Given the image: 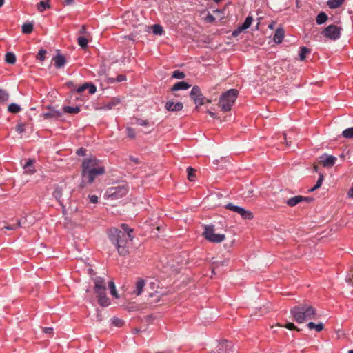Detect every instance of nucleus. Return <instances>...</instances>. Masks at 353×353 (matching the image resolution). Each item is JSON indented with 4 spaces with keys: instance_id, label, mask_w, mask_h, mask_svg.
Segmentation results:
<instances>
[{
    "instance_id": "nucleus-1",
    "label": "nucleus",
    "mask_w": 353,
    "mask_h": 353,
    "mask_svg": "<svg viewBox=\"0 0 353 353\" xmlns=\"http://www.w3.org/2000/svg\"><path fill=\"white\" fill-rule=\"evenodd\" d=\"M132 232L133 230H129L128 233H125L115 228L108 230V237L111 242L117 246V251L121 256L128 254V244L132 240L131 235Z\"/></svg>"
},
{
    "instance_id": "nucleus-2",
    "label": "nucleus",
    "mask_w": 353,
    "mask_h": 353,
    "mask_svg": "<svg viewBox=\"0 0 353 353\" xmlns=\"http://www.w3.org/2000/svg\"><path fill=\"white\" fill-rule=\"evenodd\" d=\"M290 313L293 319L298 323L315 319L316 310L312 305L302 303L291 308Z\"/></svg>"
},
{
    "instance_id": "nucleus-3",
    "label": "nucleus",
    "mask_w": 353,
    "mask_h": 353,
    "mask_svg": "<svg viewBox=\"0 0 353 353\" xmlns=\"http://www.w3.org/2000/svg\"><path fill=\"white\" fill-rule=\"evenodd\" d=\"M94 292L97 295L98 303L101 307L110 305V301L106 294V285L104 278L97 276L93 279Z\"/></svg>"
},
{
    "instance_id": "nucleus-4",
    "label": "nucleus",
    "mask_w": 353,
    "mask_h": 353,
    "mask_svg": "<svg viewBox=\"0 0 353 353\" xmlns=\"http://www.w3.org/2000/svg\"><path fill=\"white\" fill-rule=\"evenodd\" d=\"M238 93L236 89H230L221 94L219 101V106L221 110L229 112L231 110L237 98Z\"/></svg>"
},
{
    "instance_id": "nucleus-5",
    "label": "nucleus",
    "mask_w": 353,
    "mask_h": 353,
    "mask_svg": "<svg viewBox=\"0 0 353 353\" xmlns=\"http://www.w3.org/2000/svg\"><path fill=\"white\" fill-rule=\"evenodd\" d=\"M105 173V168H97V170H81L82 180L80 183L81 188H85L87 184H91L94 182L97 176Z\"/></svg>"
},
{
    "instance_id": "nucleus-6",
    "label": "nucleus",
    "mask_w": 353,
    "mask_h": 353,
    "mask_svg": "<svg viewBox=\"0 0 353 353\" xmlns=\"http://www.w3.org/2000/svg\"><path fill=\"white\" fill-rule=\"evenodd\" d=\"M203 236L210 242L221 243L225 239L224 234H215L214 226L213 225H205Z\"/></svg>"
},
{
    "instance_id": "nucleus-7",
    "label": "nucleus",
    "mask_w": 353,
    "mask_h": 353,
    "mask_svg": "<svg viewBox=\"0 0 353 353\" xmlns=\"http://www.w3.org/2000/svg\"><path fill=\"white\" fill-rule=\"evenodd\" d=\"M129 191V186L127 184H122L115 187H111L108 190L109 197L112 199L122 198Z\"/></svg>"
},
{
    "instance_id": "nucleus-8",
    "label": "nucleus",
    "mask_w": 353,
    "mask_h": 353,
    "mask_svg": "<svg viewBox=\"0 0 353 353\" xmlns=\"http://www.w3.org/2000/svg\"><path fill=\"white\" fill-rule=\"evenodd\" d=\"M342 28L335 25H330L327 26L322 32L321 34L323 37L330 40H337L341 37V32Z\"/></svg>"
},
{
    "instance_id": "nucleus-9",
    "label": "nucleus",
    "mask_w": 353,
    "mask_h": 353,
    "mask_svg": "<svg viewBox=\"0 0 353 353\" xmlns=\"http://www.w3.org/2000/svg\"><path fill=\"white\" fill-rule=\"evenodd\" d=\"M81 170H97V168H104L100 164L99 160L96 157H90L83 159L81 165Z\"/></svg>"
},
{
    "instance_id": "nucleus-10",
    "label": "nucleus",
    "mask_w": 353,
    "mask_h": 353,
    "mask_svg": "<svg viewBox=\"0 0 353 353\" xmlns=\"http://www.w3.org/2000/svg\"><path fill=\"white\" fill-rule=\"evenodd\" d=\"M190 97L194 100V103L196 105V108H198V105H202L205 103V98L203 96L199 87L197 85H194L192 88Z\"/></svg>"
},
{
    "instance_id": "nucleus-11",
    "label": "nucleus",
    "mask_w": 353,
    "mask_h": 353,
    "mask_svg": "<svg viewBox=\"0 0 353 353\" xmlns=\"http://www.w3.org/2000/svg\"><path fill=\"white\" fill-rule=\"evenodd\" d=\"M47 109L48 112H46L41 114L44 119H58L62 115L61 112L55 110V108L52 106H48Z\"/></svg>"
},
{
    "instance_id": "nucleus-12",
    "label": "nucleus",
    "mask_w": 353,
    "mask_h": 353,
    "mask_svg": "<svg viewBox=\"0 0 353 353\" xmlns=\"http://www.w3.org/2000/svg\"><path fill=\"white\" fill-rule=\"evenodd\" d=\"M319 163L325 168H330L333 166L336 161V158L332 155L326 154L319 157Z\"/></svg>"
},
{
    "instance_id": "nucleus-13",
    "label": "nucleus",
    "mask_w": 353,
    "mask_h": 353,
    "mask_svg": "<svg viewBox=\"0 0 353 353\" xmlns=\"http://www.w3.org/2000/svg\"><path fill=\"white\" fill-rule=\"evenodd\" d=\"M232 343L225 340L219 344L217 353H231L232 352Z\"/></svg>"
},
{
    "instance_id": "nucleus-14",
    "label": "nucleus",
    "mask_w": 353,
    "mask_h": 353,
    "mask_svg": "<svg viewBox=\"0 0 353 353\" xmlns=\"http://www.w3.org/2000/svg\"><path fill=\"white\" fill-rule=\"evenodd\" d=\"M183 104L181 102L174 103L173 101H168L165 105V108L168 111L178 112L183 109Z\"/></svg>"
},
{
    "instance_id": "nucleus-15",
    "label": "nucleus",
    "mask_w": 353,
    "mask_h": 353,
    "mask_svg": "<svg viewBox=\"0 0 353 353\" xmlns=\"http://www.w3.org/2000/svg\"><path fill=\"white\" fill-rule=\"evenodd\" d=\"M54 62V65L57 68H61L63 67L66 63V59L64 55L58 53L56 56H54L52 59Z\"/></svg>"
},
{
    "instance_id": "nucleus-16",
    "label": "nucleus",
    "mask_w": 353,
    "mask_h": 353,
    "mask_svg": "<svg viewBox=\"0 0 353 353\" xmlns=\"http://www.w3.org/2000/svg\"><path fill=\"white\" fill-rule=\"evenodd\" d=\"M145 285V281L141 278H139L135 284V290L132 293L137 296H139L142 293Z\"/></svg>"
},
{
    "instance_id": "nucleus-17",
    "label": "nucleus",
    "mask_w": 353,
    "mask_h": 353,
    "mask_svg": "<svg viewBox=\"0 0 353 353\" xmlns=\"http://www.w3.org/2000/svg\"><path fill=\"white\" fill-rule=\"evenodd\" d=\"M284 30L282 28H278L276 30L274 36V41L276 43H280L282 42L284 37Z\"/></svg>"
},
{
    "instance_id": "nucleus-18",
    "label": "nucleus",
    "mask_w": 353,
    "mask_h": 353,
    "mask_svg": "<svg viewBox=\"0 0 353 353\" xmlns=\"http://www.w3.org/2000/svg\"><path fill=\"white\" fill-rule=\"evenodd\" d=\"M303 196L301 195L295 196L294 197L290 198L286 201V204L290 207H294L298 203L303 201Z\"/></svg>"
},
{
    "instance_id": "nucleus-19",
    "label": "nucleus",
    "mask_w": 353,
    "mask_h": 353,
    "mask_svg": "<svg viewBox=\"0 0 353 353\" xmlns=\"http://www.w3.org/2000/svg\"><path fill=\"white\" fill-rule=\"evenodd\" d=\"M191 85L185 81H180L175 83L171 88L172 91H178L181 90H187L190 88Z\"/></svg>"
},
{
    "instance_id": "nucleus-20",
    "label": "nucleus",
    "mask_w": 353,
    "mask_h": 353,
    "mask_svg": "<svg viewBox=\"0 0 353 353\" xmlns=\"http://www.w3.org/2000/svg\"><path fill=\"white\" fill-rule=\"evenodd\" d=\"M34 159H29L25 163L23 168L26 169V172L30 174L34 173L35 170L33 168L34 163Z\"/></svg>"
},
{
    "instance_id": "nucleus-21",
    "label": "nucleus",
    "mask_w": 353,
    "mask_h": 353,
    "mask_svg": "<svg viewBox=\"0 0 353 353\" xmlns=\"http://www.w3.org/2000/svg\"><path fill=\"white\" fill-rule=\"evenodd\" d=\"M239 214L243 219L246 220H251L254 218L253 213L248 210H246L243 208H241L240 212Z\"/></svg>"
},
{
    "instance_id": "nucleus-22",
    "label": "nucleus",
    "mask_w": 353,
    "mask_h": 353,
    "mask_svg": "<svg viewBox=\"0 0 353 353\" xmlns=\"http://www.w3.org/2000/svg\"><path fill=\"white\" fill-rule=\"evenodd\" d=\"M63 194V189L61 187L57 186L53 192V196L56 199L57 201L62 205V200L61 196Z\"/></svg>"
},
{
    "instance_id": "nucleus-23",
    "label": "nucleus",
    "mask_w": 353,
    "mask_h": 353,
    "mask_svg": "<svg viewBox=\"0 0 353 353\" xmlns=\"http://www.w3.org/2000/svg\"><path fill=\"white\" fill-rule=\"evenodd\" d=\"M121 103V100L118 98H113L110 101L106 103L104 105V109L111 110L114 106L119 105Z\"/></svg>"
},
{
    "instance_id": "nucleus-24",
    "label": "nucleus",
    "mask_w": 353,
    "mask_h": 353,
    "mask_svg": "<svg viewBox=\"0 0 353 353\" xmlns=\"http://www.w3.org/2000/svg\"><path fill=\"white\" fill-rule=\"evenodd\" d=\"M307 325L310 330L314 329L317 332H320L324 329V325L322 323L316 324L314 322H309Z\"/></svg>"
},
{
    "instance_id": "nucleus-25",
    "label": "nucleus",
    "mask_w": 353,
    "mask_h": 353,
    "mask_svg": "<svg viewBox=\"0 0 353 353\" xmlns=\"http://www.w3.org/2000/svg\"><path fill=\"white\" fill-rule=\"evenodd\" d=\"M63 110L65 113L77 114L80 112V108L79 106L71 107L65 105L63 107Z\"/></svg>"
},
{
    "instance_id": "nucleus-26",
    "label": "nucleus",
    "mask_w": 353,
    "mask_h": 353,
    "mask_svg": "<svg viewBox=\"0 0 353 353\" xmlns=\"http://www.w3.org/2000/svg\"><path fill=\"white\" fill-rule=\"evenodd\" d=\"M343 2L344 0H328L327 3L329 8L334 9L340 7Z\"/></svg>"
},
{
    "instance_id": "nucleus-27",
    "label": "nucleus",
    "mask_w": 353,
    "mask_h": 353,
    "mask_svg": "<svg viewBox=\"0 0 353 353\" xmlns=\"http://www.w3.org/2000/svg\"><path fill=\"white\" fill-rule=\"evenodd\" d=\"M327 20V15L324 12H320L316 18V22L318 25L324 23Z\"/></svg>"
},
{
    "instance_id": "nucleus-28",
    "label": "nucleus",
    "mask_w": 353,
    "mask_h": 353,
    "mask_svg": "<svg viewBox=\"0 0 353 353\" xmlns=\"http://www.w3.org/2000/svg\"><path fill=\"white\" fill-rule=\"evenodd\" d=\"M311 52L310 49L305 46H303L300 48L299 50V58L301 61H304L305 59L306 55Z\"/></svg>"
},
{
    "instance_id": "nucleus-29",
    "label": "nucleus",
    "mask_w": 353,
    "mask_h": 353,
    "mask_svg": "<svg viewBox=\"0 0 353 353\" xmlns=\"http://www.w3.org/2000/svg\"><path fill=\"white\" fill-rule=\"evenodd\" d=\"M10 94L8 92L4 89L0 88V103H6L9 99Z\"/></svg>"
},
{
    "instance_id": "nucleus-30",
    "label": "nucleus",
    "mask_w": 353,
    "mask_h": 353,
    "mask_svg": "<svg viewBox=\"0 0 353 353\" xmlns=\"http://www.w3.org/2000/svg\"><path fill=\"white\" fill-rule=\"evenodd\" d=\"M108 286H109V288H110V294L111 295L114 297L115 299H119V296L117 293V289H116V286H115V284L114 283L113 281H110L109 283H108Z\"/></svg>"
},
{
    "instance_id": "nucleus-31",
    "label": "nucleus",
    "mask_w": 353,
    "mask_h": 353,
    "mask_svg": "<svg viewBox=\"0 0 353 353\" xmlns=\"http://www.w3.org/2000/svg\"><path fill=\"white\" fill-rule=\"evenodd\" d=\"M33 31V24L31 23H25L22 26V32L23 34H30Z\"/></svg>"
},
{
    "instance_id": "nucleus-32",
    "label": "nucleus",
    "mask_w": 353,
    "mask_h": 353,
    "mask_svg": "<svg viewBox=\"0 0 353 353\" xmlns=\"http://www.w3.org/2000/svg\"><path fill=\"white\" fill-rule=\"evenodd\" d=\"M8 110L9 112L17 114L21 111V107L17 103H10L8 105Z\"/></svg>"
},
{
    "instance_id": "nucleus-33",
    "label": "nucleus",
    "mask_w": 353,
    "mask_h": 353,
    "mask_svg": "<svg viewBox=\"0 0 353 353\" xmlns=\"http://www.w3.org/2000/svg\"><path fill=\"white\" fill-rule=\"evenodd\" d=\"M151 29L154 34L161 35L163 32V27L159 24H154L152 26Z\"/></svg>"
},
{
    "instance_id": "nucleus-34",
    "label": "nucleus",
    "mask_w": 353,
    "mask_h": 353,
    "mask_svg": "<svg viewBox=\"0 0 353 353\" xmlns=\"http://www.w3.org/2000/svg\"><path fill=\"white\" fill-rule=\"evenodd\" d=\"M49 0H47V1H41L38 5H37V10L39 12H43L46 8H49L50 7V4L48 3Z\"/></svg>"
},
{
    "instance_id": "nucleus-35",
    "label": "nucleus",
    "mask_w": 353,
    "mask_h": 353,
    "mask_svg": "<svg viewBox=\"0 0 353 353\" xmlns=\"http://www.w3.org/2000/svg\"><path fill=\"white\" fill-rule=\"evenodd\" d=\"M323 179H324L323 174H319V179L316 181L315 185L313 188H312L311 189H310L309 191L310 192H314L316 190H317L318 188H319L321 186V185H322Z\"/></svg>"
},
{
    "instance_id": "nucleus-36",
    "label": "nucleus",
    "mask_w": 353,
    "mask_h": 353,
    "mask_svg": "<svg viewBox=\"0 0 353 353\" xmlns=\"http://www.w3.org/2000/svg\"><path fill=\"white\" fill-rule=\"evenodd\" d=\"M225 208L239 214L240 212L241 207L234 205L233 203H229L225 205Z\"/></svg>"
},
{
    "instance_id": "nucleus-37",
    "label": "nucleus",
    "mask_w": 353,
    "mask_h": 353,
    "mask_svg": "<svg viewBox=\"0 0 353 353\" xmlns=\"http://www.w3.org/2000/svg\"><path fill=\"white\" fill-rule=\"evenodd\" d=\"M6 61L9 64H14L16 62V57L12 52L6 54Z\"/></svg>"
},
{
    "instance_id": "nucleus-38",
    "label": "nucleus",
    "mask_w": 353,
    "mask_h": 353,
    "mask_svg": "<svg viewBox=\"0 0 353 353\" xmlns=\"http://www.w3.org/2000/svg\"><path fill=\"white\" fill-rule=\"evenodd\" d=\"M78 44L81 48L85 49L88 47V39L83 37H79L77 39Z\"/></svg>"
},
{
    "instance_id": "nucleus-39",
    "label": "nucleus",
    "mask_w": 353,
    "mask_h": 353,
    "mask_svg": "<svg viewBox=\"0 0 353 353\" xmlns=\"http://www.w3.org/2000/svg\"><path fill=\"white\" fill-rule=\"evenodd\" d=\"M342 136L346 139H353V127L344 130Z\"/></svg>"
},
{
    "instance_id": "nucleus-40",
    "label": "nucleus",
    "mask_w": 353,
    "mask_h": 353,
    "mask_svg": "<svg viewBox=\"0 0 353 353\" xmlns=\"http://www.w3.org/2000/svg\"><path fill=\"white\" fill-rule=\"evenodd\" d=\"M195 172H196V170L192 167H188L187 168L188 179L189 181H194Z\"/></svg>"
},
{
    "instance_id": "nucleus-41",
    "label": "nucleus",
    "mask_w": 353,
    "mask_h": 353,
    "mask_svg": "<svg viewBox=\"0 0 353 353\" xmlns=\"http://www.w3.org/2000/svg\"><path fill=\"white\" fill-rule=\"evenodd\" d=\"M185 74L183 72L180 70H175L172 72V77L174 79H183L185 77Z\"/></svg>"
},
{
    "instance_id": "nucleus-42",
    "label": "nucleus",
    "mask_w": 353,
    "mask_h": 353,
    "mask_svg": "<svg viewBox=\"0 0 353 353\" xmlns=\"http://www.w3.org/2000/svg\"><path fill=\"white\" fill-rule=\"evenodd\" d=\"M245 30H246V28L241 24L239 26L238 28L232 32V35L233 37H237Z\"/></svg>"
},
{
    "instance_id": "nucleus-43",
    "label": "nucleus",
    "mask_w": 353,
    "mask_h": 353,
    "mask_svg": "<svg viewBox=\"0 0 353 353\" xmlns=\"http://www.w3.org/2000/svg\"><path fill=\"white\" fill-rule=\"evenodd\" d=\"M127 79V77L125 74H119L117 77L116 79H110V81L111 83H114V82H121V81H124Z\"/></svg>"
},
{
    "instance_id": "nucleus-44",
    "label": "nucleus",
    "mask_w": 353,
    "mask_h": 353,
    "mask_svg": "<svg viewBox=\"0 0 353 353\" xmlns=\"http://www.w3.org/2000/svg\"><path fill=\"white\" fill-rule=\"evenodd\" d=\"M112 323L116 327H121L124 324V322L119 318L114 317L112 320Z\"/></svg>"
},
{
    "instance_id": "nucleus-45",
    "label": "nucleus",
    "mask_w": 353,
    "mask_h": 353,
    "mask_svg": "<svg viewBox=\"0 0 353 353\" xmlns=\"http://www.w3.org/2000/svg\"><path fill=\"white\" fill-rule=\"evenodd\" d=\"M253 21V18L252 16H248L244 21V23L242 24L246 29L250 28L252 23Z\"/></svg>"
},
{
    "instance_id": "nucleus-46",
    "label": "nucleus",
    "mask_w": 353,
    "mask_h": 353,
    "mask_svg": "<svg viewBox=\"0 0 353 353\" xmlns=\"http://www.w3.org/2000/svg\"><path fill=\"white\" fill-rule=\"evenodd\" d=\"M46 52H47L46 50H43V49L40 50L37 55V59L41 61H44L45 55H46Z\"/></svg>"
},
{
    "instance_id": "nucleus-47",
    "label": "nucleus",
    "mask_w": 353,
    "mask_h": 353,
    "mask_svg": "<svg viewBox=\"0 0 353 353\" xmlns=\"http://www.w3.org/2000/svg\"><path fill=\"white\" fill-rule=\"evenodd\" d=\"M127 135L129 138L134 139L136 136L134 130L132 128H128Z\"/></svg>"
},
{
    "instance_id": "nucleus-48",
    "label": "nucleus",
    "mask_w": 353,
    "mask_h": 353,
    "mask_svg": "<svg viewBox=\"0 0 353 353\" xmlns=\"http://www.w3.org/2000/svg\"><path fill=\"white\" fill-rule=\"evenodd\" d=\"M88 89L89 94H91L95 93L97 91L96 86L94 84H92V83H88Z\"/></svg>"
},
{
    "instance_id": "nucleus-49",
    "label": "nucleus",
    "mask_w": 353,
    "mask_h": 353,
    "mask_svg": "<svg viewBox=\"0 0 353 353\" xmlns=\"http://www.w3.org/2000/svg\"><path fill=\"white\" fill-rule=\"evenodd\" d=\"M16 130L19 134H21L25 130V125L23 123H18L16 126Z\"/></svg>"
},
{
    "instance_id": "nucleus-50",
    "label": "nucleus",
    "mask_w": 353,
    "mask_h": 353,
    "mask_svg": "<svg viewBox=\"0 0 353 353\" xmlns=\"http://www.w3.org/2000/svg\"><path fill=\"white\" fill-rule=\"evenodd\" d=\"M88 83H84V84H83L82 85L79 86V87L77 89V92L78 93H81V92H83L84 90H85L86 89H88Z\"/></svg>"
},
{
    "instance_id": "nucleus-51",
    "label": "nucleus",
    "mask_w": 353,
    "mask_h": 353,
    "mask_svg": "<svg viewBox=\"0 0 353 353\" xmlns=\"http://www.w3.org/2000/svg\"><path fill=\"white\" fill-rule=\"evenodd\" d=\"M346 281L353 285V269L351 270L350 273L347 276Z\"/></svg>"
},
{
    "instance_id": "nucleus-52",
    "label": "nucleus",
    "mask_w": 353,
    "mask_h": 353,
    "mask_svg": "<svg viewBox=\"0 0 353 353\" xmlns=\"http://www.w3.org/2000/svg\"><path fill=\"white\" fill-rule=\"evenodd\" d=\"M285 327H286L288 330H296L299 331L300 330L298 329L295 325L293 323H288L285 325Z\"/></svg>"
},
{
    "instance_id": "nucleus-53",
    "label": "nucleus",
    "mask_w": 353,
    "mask_h": 353,
    "mask_svg": "<svg viewBox=\"0 0 353 353\" xmlns=\"http://www.w3.org/2000/svg\"><path fill=\"white\" fill-rule=\"evenodd\" d=\"M205 21L208 23H213L215 21V17L210 13H208L205 17Z\"/></svg>"
},
{
    "instance_id": "nucleus-54",
    "label": "nucleus",
    "mask_w": 353,
    "mask_h": 353,
    "mask_svg": "<svg viewBox=\"0 0 353 353\" xmlns=\"http://www.w3.org/2000/svg\"><path fill=\"white\" fill-rule=\"evenodd\" d=\"M76 153L79 156H85L86 154V149L84 148H80L77 150Z\"/></svg>"
},
{
    "instance_id": "nucleus-55",
    "label": "nucleus",
    "mask_w": 353,
    "mask_h": 353,
    "mask_svg": "<svg viewBox=\"0 0 353 353\" xmlns=\"http://www.w3.org/2000/svg\"><path fill=\"white\" fill-rule=\"evenodd\" d=\"M137 124L142 126H145L148 125V122L147 120H143L141 119H137Z\"/></svg>"
},
{
    "instance_id": "nucleus-56",
    "label": "nucleus",
    "mask_w": 353,
    "mask_h": 353,
    "mask_svg": "<svg viewBox=\"0 0 353 353\" xmlns=\"http://www.w3.org/2000/svg\"><path fill=\"white\" fill-rule=\"evenodd\" d=\"M90 201L92 203H98V196L96 195H89Z\"/></svg>"
},
{
    "instance_id": "nucleus-57",
    "label": "nucleus",
    "mask_w": 353,
    "mask_h": 353,
    "mask_svg": "<svg viewBox=\"0 0 353 353\" xmlns=\"http://www.w3.org/2000/svg\"><path fill=\"white\" fill-rule=\"evenodd\" d=\"M43 331L46 334H52L53 333V328L51 327H43Z\"/></svg>"
},
{
    "instance_id": "nucleus-58",
    "label": "nucleus",
    "mask_w": 353,
    "mask_h": 353,
    "mask_svg": "<svg viewBox=\"0 0 353 353\" xmlns=\"http://www.w3.org/2000/svg\"><path fill=\"white\" fill-rule=\"evenodd\" d=\"M121 228L123 230V231H122V232H125V233H128V230H131L130 228H128V225L124 224V223L121 225Z\"/></svg>"
},
{
    "instance_id": "nucleus-59",
    "label": "nucleus",
    "mask_w": 353,
    "mask_h": 353,
    "mask_svg": "<svg viewBox=\"0 0 353 353\" xmlns=\"http://www.w3.org/2000/svg\"><path fill=\"white\" fill-rule=\"evenodd\" d=\"M80 34H85L86 33V26L83 25L79 30Z\"/></svg>"
},
{
    "instance_id": "nucleus-60",
    "label": "nucleus",
    "mask_w": 353,
    "mask_h": 353,
    "mask_svg": "<svg viewBox=\"0 0 353 353\" xmlns=\"http://www.w3.org/2000/svg\"><path fill=\"white\" fill-rule=\"evenodd\" d=\"M74 0H64V4L66 6L72 5L74 3Z\"/></svg>"
},
{
    "instance_id": "nucleus-61",
    "label": "nucleus",
    "mask_w": 353,
    "mask_h": 353,
    "mask_svg": "<svg viewBox=\"0 0 353 353\" xmlns=\"http://www.w3.org/2000/svg\"><path fill=\"white\" fill-rule=\"evenodd\" d=\"M4 228H5V229H7V230H16V229H17V227H16V226H14V225H7V226H5V227H4Z\"/></svg>"
},
{
    "instance_id": "nucleus-62",
    "label": "nucleus",
    "mask_w": 353,
    "mask_h": 353,
    "mask_svg": "<svg viewBox=\"0 0 353 353\" xmlns=\"http://www.w3.org/2000/svg\"><path fill=\"white\" fill-rule=\"evenodd\" d=\"M312 201H313V198L312 197H308V196H303V201H306V202H311Z\"/></svg>"
},
{
    "instance_id": "nucleus-63",
    "label": "nucleus",
    "mask_w": 353,
    "mask_h": 353,
    "mask_svg": "<svg viewBox=\"0 0 353 353\" xmlns=\"http://www.w3.org/2000/svg\"><path fill=\"white\" fill-rule=\"evenodd\" d=\"M347 195L349 197L352 198L353 197V186L348 191Z\"/></svg>"
},
{
    "instance_id": "nucleus-64",
    "label": "nucleus",
    "mask_w": 353,
    "mask_h": 353,
    "mask_svg": "<svg viewBox=\"0 0 353 353\" xmlns=\"http://www.w3.org/2000/svg\"><path fill=\"white\" fill-rule=\"evenodd\" d=\"M207 112H208V114L209 115H210L212 117H213V118H217V117H216V114H215L214 112H212L211 110H208V111H207Z\"/></svg>"
}]
</instances>
